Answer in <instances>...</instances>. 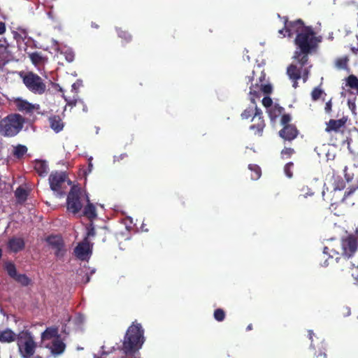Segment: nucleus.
I'll return each mask as SVG.
<instances>
[{"label": "nucleus", "instance_id": "obj_17", "mask_svg": "<svg viewBox=\"0 0 358 358\" xmlns=\"http://www.w3.org/2000/svg\"><path fill=\"white\" fill-rule=\"evenodd\" d=\"M66 348V344L60 339L59 336H57L52 341V345L50 347L51 353L57 356L62 354Z\"/></svg>", "mask_w": 358, "mask_h": 358}, {"label": "nucleus", "instance_id": "obj_43", "mask_svg": "<svg viewBox=\"0 0 358 358\" xmlns=\"http://www.w3.org/2000/svg\"><path fill=\"white\" fill-rule=\"evenodd\" d=\"M357 188H358L357 185L352 186V187L348 188V191H346L344 194L343 200H345V199H347L348 197L351 196L357 190Z\"/></svg>", "mask_w": 358, "mask_h": 358}, {"label": "nucleus", "instance_id": "obj_46", "mask_svg": "<svg viewBox=\"0 0 358 358\" xmlns=\"http://www.w3.org/2000/svg\"><path fill=\"white\" fill-rule=\"evenodd\" d=\"M331 110H332V101H331V99L325 103L324 111L327 114H330Z\"/></svg>", "mask_w": 358, "mask_h": 358}, {"label": "nucleus", "instance_id": "obj_42", "mask_svg": "<svg viewBox=\"0 0 358 358\" xmlns=\"http://www.w3.org/2000/svg\"><path fill=\"white\" fill-rule=\"evenodd\" d=\"M291 120V116L289 114H283L280 119V123L283 126L289 124V122Z\"/></svg>", "mask_w": 358, "mask_h": 358}, {"label": "nucleus", "instance_id": "obj_53", "mask_svg": "<svg viewBox=\"0 0 358 358\" xmlns=\"http://www.w3.org/2000/svg\"><path fill=\"white\" fill-rule=\"evenodd\" d=\"M324 253L329 254V248L328 247H324Z\"/></svg>", "mask_w": 358, "mask_h": 358}, {"label": "nucleus", "instance_id": "obj_4", "mask_svg": "<svg viewBox=\"0 0 358 358\" xmlns=\"http://www.w3.org/2000/svg\"><path fill=\"white\" fill-rule=\"evenodd\" d=\"M24 118L17 113L8 115L0 121V134L4 136H15L22 129Z\"/></svg>", "mask_w": 358, "mask_h": 358}, {"label": "nucleus", "instance_id": "obj_26", "mask_svg": "<svg viewBox=\"0 0 358 358\" xmlns=\"http://www.w3.org/2000/svg\"><path fill=\"white\" fill-rule=\"evenodd\" d=\"M34 169L41 176H45L48 172V166L45 161L38 160L35 163Z\"/></svg>", "mask_w": 358, "mask_h": 358}, {"label": "nucleus", "instance_id": "obj_56", "mask_svg": "<svg viewBox=\"0 0 358 358\" xmlns=\"http://www.w3.org/2000/svg\"><path fill=\"white\" fill-rule=\"evenodd\" d=\"M73 59V55H70V57H69V58H67V60L69 62H72Z\"/></svg>", "mask_w": 358, "mask_h": 358}, {"label": "nucleus", "instance_id": "obj_12", "mask_svg": "<svg viewBox=\"0 0 358 358\" xmlns=\"http://www.w3.org/2000/svg\"><path fill=\"white\" fill-rule=\"evenodd\" d=\"M67 179L65 172H52L49 176L50 189L54 192H60L62 185Z\"/></svg>", "mask_w": 358, "mask_h": 358}, {"label": "nucleus", "instance_id": "obj_7", "mask_svg": "<svg viewBox=\"0 0 358 358\" xmlns=\"http://www.w3.org/2000/svg\"><path fill=\"white\" fill-rule=\"evenodd\" d=\"M82 196L83 193L80 187L77 185H73L66 199V208L69 212L76 215L81 210L83 206Z\"/></svg>", "mask_w": 358, "mask_h": 358}, {"label": "nucleus", "instance_id": "obj_60", "mask_svg": "<svg viewBox=\"0 0 358 358\" xmlns=\"http://www.w3.org/2000/svg\"><path fill=\"white\" fill-rule=\"evenodd\" d=\"M36 358H42V357L40 356H36Z\"/></svg>", "mask_w": 358, "mask_h": 358}, {"label": "nucleus", "instance_id": "obj_16", "mask_svg": "<svg viewBox=\"0 0 358 358\" xmlns=\"http://www.w3.org/2000/svg\"><path fill=\"white\" fill-rule=\"evenodd\" d=\"M74 252L78 259L81 260L86 259L90 252V244L87 238H85L84 241L76 247Z\"/></svg>", "mask_w": 358, "mask_h": 358}, {"label": "nucleus", "instance_id": "obj_36", "mask_svg": "<svg viewBox=\"0 0 358 358\" xmlns=\"http://www.w3.org/2000/svg\"><path fill=\"white\" fill-rule=\"evenodd\" d=\"M348 59L345 57L338 58L336 62V66L340 69H345L348 66Z\"/></svg>", "mask_w": 358, "mask_h": 358}, {"label": "nucleus", "instance_id": "obj_24", "mask_svg": "<svg viewBox=\"0 0 358 358\" xmlns=\"http://www.w3.org/2000/svg\"><path fill=\"white\" fill-rule=\"evenodd\" d=\"M13 34L17 43L24 42L28 38V31L25 28L17 27V31H13Z\"/></svg>", "mask_w": 358, "mask_h": 358}, {"label": "nucleus", "instance_id": "obj_51", "mask_svg": "<svg viewBox=\"0 0 358 358\" xmlns=\"http://www.w3.org/2000/svg\"><path fill=\"white\" fill-rule=\"evenodd\" d=\"M351 51L353 52V54L357 55L358 54V47H357V48L352 47L351 48Z\"/></svg>", "mask_w": 358, "mask_h": 358}, {"label": "nucleus", "instance_id": "obj_35", "mask_svg": "<svg viewBox=\"0 0 358 358\" xmlns=\"http://www.w3.org/2000/svg\"><path fill=\"white\" fill-rule=\"evenodd\" d=\"M284 111V108L276 104L273 106L271 111V116L272 119L276 118L279 115H280Z\"/></svg>", "mask_w": 358, "mask_h": 358}, {"label": "nucleus", "instance_id": "obj_34", "mask_svg": "<svg viewBox=\"0 0 358 358\" xmlns=\"http://www.w3.org/2000/svg\"><path fill=\"white\" fill-rule=\"evenodd\" d=\"M9 46L0 45V57L3 59H8L11 56V52L9 50Z\"/></svg>", "mask_w": 358, "mask_h": 358}, {"label": "nucleus", "instance_id": "obj_8", "mask_svg": "<svg viewBox=\"0 0 358 358\" xmlns=\"http://www.w3.org/2000/svg\"><path fill=\"white\" fill-rule=\"evenodd\" d=\"M308 64V63L303 66L299 64L300 67L298 68L296 64H291L287 67V74L289 79L292 80V86L294 88H296L298 87L297 81L301 77L303 78V82H306L308 80V75L310 73V69L312 67L311 64L307 66Z\"/></svg>", "mask_w": 358, "mask_h": 358}, {"label": "nucleus", "instance_id": "obj_50", "mask_svg": "<svg viewBox=\"0 0 358 358\" xmlns=\"http://www.w3.org/2000/svg\"><path fill=\"white\" fill-rule=\"evenodd\" d=\"M0 45L9 46V44L5 38H3L0 39Z\"/></svg>", "mask_w": 358, "mask_h": 358}, {"label": "nucleus", "instance_id": "obj_9", "mask_svg": "<svg viewBox=\"0 0 358 358\" xmlns=\"http://www.w3.org/2000/svg\"><path fill=\"white\" fill-rule=\"evenodd\" d=\"M308 26H305L302 20L298 19L294 21H289L287 18H285L284 28L280 29L278 33L282 37H292L294 35L298 36L301 32H303Z\"/></svg>", "mask_w": 358, "mask_h": 358}, {"label": "nucleus", "instance_id": "obj_41", "mask_svg": "<svg viewBox=\"0 0 358 358\" xmlns=\"http://www.w3.org/2000/svg\"><path fill=\"white\" fill-rule=\"evenodd\" d=\"M252 89L255 90H260V83L257 82L255 85H252L250 87V94L251 96V100H252V101H255V99L256 98H254V94L252 92H253Z\"/></svg>", "mask_w": 358, "mask_h": 358}, {"label": "nucleus", "instance_id": "obj_57", "mask_svg": "<svg viewBox=\"0 0 358 358\" xmlns=\"http://www.w3.org/2000/svg\"><path fill=\"white\" fill-rule=\"evenodd\" d=\"M248 80H249V82H252L253 80V76H252V77L248 76Z\"/></svg>", "mask_w": 358, "mask_h": 358}, {"label": "nucleus", "instance_id": "obj_6", "mask_svg": "<svg viewBox=\"0 0 358 358\" xmlns=\"http://www.w3.org/2000/svg\"><path fill=\"white\" fill-rule=\"evenodd\" d=\"M341 255L347 259L353 257L358 250V236L348 234L341 238Z\"/></svg>", "mask_w": 358, "mask_h": 358}, {"label": "nucleus", "instance_id": "obj_27", "mask_svg": "<svg viewBox=\"0 0 358 358\" xmlns=\"http://www.w3.org/2000/svg\"><path fill=\"white\" fill-rule=\"evenodd\" d=\"M15 196L18 203H24L28 196V192L22 187H18L15 191Z\"/></svg>", "mask_w": 358, "mask_h": 358}, {"label": "nucleus", "instance_id": "obj_32", "mask_svg": "<svg viewBox=\"0 0 358 358\" xmlns=\"http://www.w3.org/2000/svg\"><path fill=\"white\" fill-rule=\"evenodd\" d=\"M27 152V148L25 145H18L15 148L13 155L17 158H21L26 154Z\"/></svg>", "mask_w": 358, "mask_h": 358}, {"label": "nucleus", "instance_id": "obj_11", "mask_svg": "<svg viewBox=\"0 0 358 358\" xmlns=\"http://www.w3.org/2000/svg\"><path fill=\"white\" fill-rule=\"evenodd\" d=\"M48 245L55 251V255L57 258H62L66 254V250L62 237L59 235H50L45 238Z\"/></svg>", "mask_w": 358, "mask_h": 358}, {"label": "nucleus", "instance_id": "obj_21", "mask_svg": "<svg viewBox=\"0 0 358 358\" xmlns=\"http://www.w3.org/2000/svg\"><path fill=\"white\" fill-rule=\"evenodd\" d=\"M87 204L84 207L83 215L87 217L90 221L94 220L96 216V210L94 205L90 202L89 198L87 196Z\"/></svg>", "mask_w": 358, "mask_h": 358}, {"label": "nucleus", "instance_id": "obj_55", "mask_svg": "<svg viewBox=\"0 0 358 358\" xmlns=\"http://www.w3.org/2000/svg\"><path fill=\"white\" fill-rule=\"evenodd\" d=\"M252 329V324H248V327H246V330L250 331Z\"/></svg>", "mask_w": 358, "mask_h": 358}, {"label": "nucleus", "instance_id": "obj_14", "mask_svg": "<svg viewBox=\"0 0 358 358\" xmlns=\"http://www.w3.org/2000/svg\"><path fill=\"white\" fill-rule=\"evenodd\" d=\"M299 134V131L296 127L293 124H288L283 127L280 130L279 135L285 141H292L295 139Z\"/></svg>", "mask_w": 358, "mask_h": 358}, {"label": "nucleus", "instance_id": "obj_52", "mask_svg": "<svg viewBox=\"0 0 358 358\" xmlns=\"http://www.w3.org/2000/svg\"><path fill=\"white\" fill-rule=\"evenodd\" d=\"M314 335V333L312 330H309L308 331V337H309V339L312 340L313 339V336Z\"/></svg>", "mask_w": 358, "mask_h": 358}, {"label": "nucleus", "instance_id": "obj_45", "mask_svg": "<svg viewBox=\"0 0 358 358\" xmlns=\"http://www.w3.org/2000/svg\"><path fill=\"white\" fill-rule=\"evenodd\" d=\"M273 103L272 99L269 96H265L262 99V104L266 107L268 108L271 106Z\"/></svg>", "mask_w": 358, "mask_h": 358}, {"label": "nucleus", "instance_id": "obj_31", "mask_svg": "<svg viewBox=\"0 0 358 358\" xmlns=\"http://www.w3.org/2000/svg\"><path fill=\"white\" fill-rule=\"evenodd\" d=\"M117 36L125 43H129L132 40V36L126 30L118 29L117 30Z\"/></svg>", "mask_w": 358, "mask_h": 358}, {"label": "nucleus", "instance_id": "obj_1", "mask_svg": "<svg viewBox=\"0 0 358 358\" xmlns=\"http://www.w3.org/2000/svg\"><path fill=\"white\" fill-rule=\"evenodd\" d=\"M320 41L310 26L307 27L303 32L296 36L294 43L299 50H295L293 58L297 64L303 66L308 64V54L317 47Z\"/></svg>", "mask_w": 358, "mask_h": 358}, {"label": "nucleus", "instance_id": "obj_44", "mask_svg": "<svg viewBox=\"0 0 358 358\" xmlns=\"http://www.w3.org/2000/svg\"><path fill=\"white\" fill-rule=\"evenodd\" d=\"M253 115L252 109H245L242 113L241 117L243 119H248Z\"/></svg>", "mask_w": 358, "mask_h": 358}, {"label": "nucleus", "instance_id": "obj_59", "mask_svg": "<svg viewBox=\"0 0 358 358\" xmlns=\"http://www.w3.org/2000/svg\"><path fill=\"white\" fill-rule=\"evenodd\" d=\"M335 254L338 255V252L336 251H334Z\"/></svg>", "mask_w": 358, "mask_h": 358}, {"label": "nucleus", "instance_id": "obj_22", "mask_svg": "<svg viewBox=\"0 0 358 358\" xmlns=\"http://www.w3.org/2000/svg\"><path fill=\"white\" fill-rule=\"evenodd\" d=\"M15 105L18 110L21 112H25L26 113H31L34 109V107L32 104L25 100L20 99L15 101Z\"/></svg>", "mask_w": 358, "mask_h": 358}, {"label": "nucleus", "instance_id": "obj_49", "mask_svg": "<svg viewBox=\"0 0 358 358\" xmlns=\"http://www.w3.org/2000/svg\"><path fill=\"white\" fill-rule=\"evenodd\" d=\"M265 78H266V74L264 72H262V74H261L260 77L259 78L258 82L260 83V84L264 83Z\"/></svg>", "mask_w": 358, "mask_h": 358}, {"label": "nucleus", "instance_id": "obj_61", "mask_svg": "<svg viewBox=\"0 0 358 358\" xmlns=\"http://www.w3.org/2000/svg\"><path fill=\"white\" fill-rule=\"evenodd\" d=\"M357 280H358V278H357Z\"/></svg>", "mask_w": 358, "mask_h": 358}, {"label": "nucleus", "instance_id": "obj_40", "mask_svg": "<svg viewBox=\"0 0 358 358\" xmlns=\"http://www.w3.org/2000/svg\"><path fill=\"white\" fill-rule=\"evenodd\" d=\"M293 166H294V164L292 162H288L285 166V168H284L285 173L286 176L289 178L292 177L293 173H292L291 169L293 167Z\"/></svg>", "mask_w": 358, "mask_h": 358}, {"label": "nucleus", "instance_id": "obj_3", "mask_svg": "<svg viewBox=\"0 0 358 358\" xmlns=\"http://www.w3.org/2000/svg\"><path fill=\"white\" fill-rule=\"evenodd\" d=\"M15 341L19 355L22 358H32L37 349L34 336L29 330H22L15 334Z\"/></svg>", "mask_w": 358, "mask_h": 358}, {"label": "nucleus", "instance_id": "obj_2", "mask_svg": "<svg viewBox=\"0 0 358 358\" xmlns=\"http://www.w3.org/2000/svg\"><path fill=\"white\" fill-rule=\"evenodd\" d=\"M144 342V330L141 324L135 321L127 329L119 349L126 355H134L141 348Z\"/></svg>", "mask_w": 358, "mask_h": 358}, {"label": "nucleus", "instance_id": "obj_20", "mask_svg": "<svg viewBox=\"0 0 358 358\" xmlns=\"http://www.w3.org/2000/svg\"><path fill=\"white\" fill-rule=\"evenodd\" d=\"M50 128L56 133H59L63 130L64 123L59 115H51L49 118Z\"/></svg>", "mask_w": 358, "mask_h": 358}, {"label": "nucleus", "instance_id": "obj_37", "mask_svg": "<svg viewBox=\"0 0 358 358\" xmlns=\"http://www.w3.org/2000/svg\"><path fill=\"white\" fill-rule=\"evenodd\" d=\"M295 152L294 150L291 148H285L282 150L280 155L282 158H289Z\"/></svg>", "mask_w": 358, "mask_h": 358}, {"label": "nucleus", "instance_id": "obj_15", "mask_svg": "<svg viewBox=\"0 0 358 358\" xmlns=\"http://www.w3.org/2000/svg\"><path fill=\"white\" fill-rule=\"evenodd\" d=\"M348 121V117L343 116L342 118L339 120H334L331 119L328 122H327V127L325 128V131L330 133L334 131L338 133L340 131L342 127H344L346 122Z\"/></svg>", "mask_w": 358, "mask_h": 358}, {"label": "nucleus", "instance_id": "obj_18", "mask_svg": "<svg viewBox=\"0 0 358 358\" xmlns=\"http://www.w3.org/2000/svg\"><path fill=\"white\" fill-rule=\"evenodd\" d=\"M25 243L22 238L13 237L8 242V247L13 252H18L24 248Z\"/></svg>", "mask_w": 358, "mask_h": 358}, {"label": "nucleus", "instance_id": "obj_5", "mask_svg": "<svg viewBox=\"0 0 358 358\" xmlns=\"http://www.w3.org/2000/svg\"><path fill=\"white\" fill-rule=\"evenodd\" d=\"M22 82L26 87L32 93L35 94H43L46 90L47 86L44 80L38 74L29 71L22 76Z\"/></svg>", "mask_w": 358, "mask_h": 358}, {"label": "nucleus", "instance_id": "obj_28", "mask_svg": "<svg viewBox=\"0 0 358 358\" xmlns=\"http://www.w3.org/2000/svg\"><path fill=\"white\" fill-rule=\"evenodd\" d=\"M59 336L57 334V329L55 328H47L42 334H41V340H49L55 337Z\"/></svg>", "mask_w": 358, "mask_h": 358}, {"label": "nucleus", "instance_id": "obj_54", "mask_svg": "<svg viewBox=\"0 0 358 358\" xmlns=\"http://www.w3.org/2000/svg\"><path fill=\"white\" fill-rule=\"evenodd\" d=\"M91 26L93 28H96V29L99 28V25L97 24H96L95 22H92Z\"/></svg>", "mask_w": 358, "mask_h": 358}, {"label": "nucleus", "instance_id": "obj_10", "mask_svg": "<svg viewBox=\"0 0 358 358\" xmlns=\"http://www.w3.org/2000/svg\"><path fill=\"white\" fill-rule=\"evenodd\" d=\"M4 268L10 278L19 283L22 287H27L31 283V280L26 275L18 273L15 265L8 262L5 264Z\"/></svg>", "mask_w": 358, "mask_h": 358}, {"label": "nucleus", "instance_id": "obj_47", "mask_svg": "<svg viewBox=\"0 0 358 358\" xmlns=\"http://www.w3.org/2000/svg\"><path fill=\"white\" fill-rule=\"evenodd\" d=\"M345 182L343 180H341V181L338 182L337 184L335 185L334 189L335 190H342L345 188Z\"/></svg>", "mask_w": 358, "mask_h": 358}, {"label": "nucleus", "instance_id": "obj_39", "mask_svg": "<svg viewBox=\"0 0 358 358\" xmlns=\"http://www.w3.org/2000/svg\"><path fill=\"white\" fill-rule=\"evenodd\" d=\"M87 236L85 237L87 238V240H88V238L90 237H93L95 236V229L92 222L88 224V226L87 227Z\"/></svg>", "mask_w": 358, "mask_h": 358}, {"label": "nucleus", "instance_id": "obj_19", "mask_svg": "<svg viewBox=\"0 0 358 358\" xmlns=\"http://www.w3.org/2000/svg\"><path fill=\"white\" fill-rule=\"evenodd\" d=\"M15 341V333L10 328L0 329V343H11Z\"/></svg>", "mask_w": 358, "mask_h": 358}, {"label": "nucleus", "instance_id": "obj_33", "mask_svg": "<svg viewBox=\"0 0 358 358\" xmlns=\"http://www.w3.org/2000/svg\"><path fill=\"white\" fill-rule=\"evenodd\" d=\"M213 316L215 320L217 322H222L225 319L226 314L223 309L217 308L214 310Z\"/></svg>", "mask_w": 358, "mask_h": 358}, {"label": "nucleus", "instance_id": "obj_25", "mask_svg": "<svg viewBox=\"0 0 358 358\" xmlns=\"http://www.w3.org/2000/svg\"><path fill=\"white\" fill-rule=\"evenodd\" d=\"M252 90L253 92H252L254 94V98H259L262 93L270 94L272 92V86L271 84L261 83L260 90H255L252 89Z\"/></svg>", "mask_w": 358, "mask_h": 358}, {"label": "nucleus", "instance_id": "obj_29", "mask_svg": "<svg viewBox=\"0 0 358 358\" xmlns=\"http://www.w3.org/2000/svg\"><path fill=\"white\" fill-rule=\"evenodd\" d=\"M248 169L251 171L250 178L252 180H257L262 176L261 168L257 164H249Z\"/></svg>", "mask_w": 358, "mask_h": 358}, {"label": "nucleus", "instance_id": "obj_13", "mask_svg": "<svg viewBox=\"0 0 358 358\" xmlns=\"http://www.w3.org/2000/svg\"><path fill=\"white\" fill-rule=\"evenodd\" d=\"M252 122L254 123L250 125V129L254 131L255 134L262 136L265 127V122L263 119L262 112L257 107H255V113L253 115Z\"/></svg>", "mask_w": 358, "mask_h": 358}, {"label": "nucleus", "instance_id": "obj_48", "mask_svg": "<svg viewBox=\"0 0 358 358\" xmlns=\"http://www.w3.org/2000/svg\"><path fill=\"white\" fill-rule=\"evenodd\" d=\"M6 31V27L5 22L0 21V35L3 34Z\"/></svg>", "mask_w": 358, "mask_h": 358}, {"label": "nucleus", "instance_id": "obj_23", "mask_svg": "<svg viewBox=\"0 0 358 358\" xmlns=\"http://www.w3.org/2000/svg\"><path fill=\"white\" fill-rule=\"evenodd\" d=\"M29 58L36 66L43 64L47 61V58L43 57L39 52L29 53Z\"/></svg>", "mask_w": 358, "mask_h": 358}, {"label": "nucleus", "instance_id": "obj_38", "mask_svg": "<svg viewBox=\"0 0 358 358\" xmlns=\"http://www.w3.org/2000/svg\"><path fill=\"white\" fill-rule=\"evenodd\" d=\"M322 93H323V91L321 89H320L318 87L314 88L313 90L311 92L312 99L313 101L318 100L320 98V96L322 94Z\"/></svg>", "mask_w": 358, "mask_h": 358}, {"label": "nucleus", "instance_id": "obj_58", "mask_svg": "<svg viewBox=\"0 0 358 358\" xmlns=\"http://www.w3.org/2000/svg\"><path fill=\"white\" fill-rule=\"evenodd\" d=\"M68 184H69V185H71V180H69V181H68Z\"/></svg>", "mask_w": 358, "mask_h": 358}, {"label": "nucleus", "instance_id": "obj_30", "mask_svg": "<svg viewBox=\"0 0 358 358\" xmlns=\"http://www.w3.org/2000/svg\"><path fill=\"white\" fill-rule=\"evenodd\" d=\"M346 85L352 90H355L358 94V78L356 76L350 75L346 78Z\"/></svg>", "mask_w": 358, "mask_h": 358}]
</instances>
